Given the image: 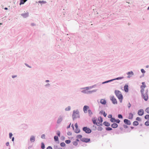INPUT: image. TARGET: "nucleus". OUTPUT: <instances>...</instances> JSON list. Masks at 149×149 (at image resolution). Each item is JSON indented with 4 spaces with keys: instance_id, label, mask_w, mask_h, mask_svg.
<instances>
[{
    "instance_id": "1",
    "label": "nucleus",
    "mask_w": 149,
    "mask_h": 149,
    "mask_svg": "<svg viewBox=\"0 0 149 149\" xmlns=\"http://www.w3.org/2000/svg\"><path fill=\"white\" fill-rule=\"evenodd\" d=\"M114 93L116 97L118 98L120 102L121 103L123 99V95L121 92L119 90H115Z\"/></svg>"
},
{
    "instance_id": "2",
    "label": "nucleus",
    "mask_w": 149,
    "mask_h": 149,
    "mask_svg": "<svg viewBox=\"0 0 149 149\" xmlns=\"http://www.w3.org/2000/svg\"><path fill=\"white\" fill-rule=\"evenodd\" d=\"M72 117L73 120H74L77 118H80L79 112L78 110L77 109L76 111L74 110L73 111Z\"/></svg>"
},
{
    "instance_id": "3",
    "label": "nucleus",
    "mask_w": 149,
    "mask_h": 149,
    "mask_svg": "<svg viewBox=\"0 0 149 149\" xmlns=\"http://www.w3.org/2000/svg\"><path fill=\"white\" fill-rule=\"evenodd\" d=\"M91 129L92 130H102L103 129L102 128L101 126H99V125H93L91 127Z\"/></svg>"
},
{
    "instance_id": "4",
    "label": "nucleus",
    "mask_w": 149,
    "mask_h": 149,
    "mask_svg": "<svg viewBox=\"0 0 149 149\" xmlns=\"http://www.w3.org/2000/svg\"><path fill=\"white\" fill-rule=\"evenodd\" d=\"M29 125L26 124H22L19 127V129L23 130H26L28 129Z\"/></svg>"
},
{
    "instance_id": "5",
    "label": "nucleus",
    "mask_w": 149,
    "mask_h": 149,
    "mask_svg": "<svg viewBox=\"0 0 149 149\" xmlns=\"http://www.w3.org/2000/svg\"><path fill=\"white\" fill-rule=\"evenodd\" d=\"M110 100L113 104H117L118 103L116 99L114 96H112L110 97Z\"/></svg>"
},
{
    "instance_id": "6",
    "label": "nucleus",
    "mask_w": 149,
    "mask_h": 149,
    "mask_svg": "<svg viewBox=\"0 0 149 149\" xmlns=\"http://www.w3.org/2000/svg\"><path fill=\"white\" fill-rule=\"evenodd\" d=\"M141 97L145 101H147L148 99V94H147L146 93L141 94Z\"/></svg>"
},
{
    "instance_id": "7",
    "label": "nucleus",
    "mask_w": 149,
    "mask_h": 149,
    "mask_svg": "<svg viewBox=\"0 0 149 149\" xmlns=\"http://www.w3.org/2000/svg\"><path fill=\"white\" fill-rule=\"evenodd\" d=\"M124 123L126 125H130L131 124V122L130 120L125 119L123 120Z\"/></svg>"
},
{
    "instance_id": "8",
    "label": "nucleus",
    "mask_w": 149,
    "mask_h": 149,
    "mask_svg": "<svg viewBox=\"0 0 149 149\" xmlns=\"http://www.w3.org/2000/svg\"><path fill=\"white\" fill-rule=\"evenodd\" d=\"M144 111L143 109H140L138 111V114L139 116H142L143 115Z\"/></svg>"
},
{
    "instance_id": "9",
    "label": "nucleus",
    "mask_w": 149,
    "mask_h": 149,
    "mask_svg": "<svg viewBox=\"0 0 149 149\" xmlns=\"http://www.w3.org/2000/svg\"><path fill=\"white\" fill-rule=\"evenodd\" d=\"M21 15L24 18L28 17L29 16V13L28 12H26L25 13H22Z\"/></svg>"
},
{
    "instance_id": "10",
    "label": "nucleus",
    "mask_w": 149,
    "mask_h": 149,
    "mask_svg": "<svg viewBox=\"0 0 149 149\" xmlns=\"http://www.w3.org/2000/svg\"><path fill=\"white\" fill-rule=\"evenodd\" d=\"M128 87V86L127 84H126L124 86V90L126 93H127L129 91Z\"/></svg>"
},
{
    "instance_id": "11",
    "label": "nucleus",
    "mask_w": 149,
    "mask_h": 149,
    "mask_svg": "<svg viewBox=\"0 0 149 149\" xmlns=\"http://www.w3.org/2000/svg\"><path fill=\"white\" fill-rule=\"evenodd\" d=\"M89 108L88 106L87 105H85L83 107V111L85 113L87 112V111L88 109Z\"/></svg>"
},
{
    "instance_id": "12",
    "label": "nucleus",
    "mask_w": 149,
    "mask_h": 149,
    "mask_svg": "<svg viewBox=\"0 0 149 149\" xmlns=\"http://www.w3.org/2000/svg\"><path fill=\"white\" fill-rule=\"evenodd\" d=\"M62 120H63L62 117L61 116H60L58 117V120L57 121V124L60 123L62 121Z\"/></svg>"
},
{
    "instance_id": "13",
    "label": "nucleus",
    "mask_w": 149,
    "mask_h": 149,
    "mask_svg": "<svg viewBox=\"0 0 149 149\" xmlns=\"http://www.w3.org/2000/svg\"><path fill=\"white\" fill-rule=\"evenodd\" d=\"M118 126V125L116 123H114L111 125V127L113 128H117Z\"/></svg>"
},
{
    "instance_id": "14",
    "label": "nucleus",
    "mask_w": 149,
    "mask_h": 149,
    "mask_svg": "<svg viewBox=\"0 0 149 149\" xmlns=\"http://www.w3.org/2000/svg\"><path fill=\"white\" fill-rule=\"evenodd\" d=\"M100 102L102 104L104 105H105L106 104L107 101L105 99H102L100 100Z\"/></svg>"
},
{
    "instance_id": "15",
    "label": "nucleus",
    "mask_w": 149,
    "mask_h": 149,
    "mask_svg": "<svg viewBox=\"0 0 149 149\" xmlns=\"http://www.w3.org/2000/svg\"><path fill=\"white\" fill-rule=\"evenodd\" d=\"M99 114H103L104 117H106L107 115V113H106L105 111H104L103 110H101L99 112Z\"/></svg>"
},
{
    "instance_id": "16",
    "label": "nucleus",
    "mask_w": 149,
    "mask_h": 149,
    "mask_svg": "<svg viewBox=\"0 0 149 149\" xmlns=\"http://www.w3.org/2000/svg\"><path fill=\"white\" fill-rule=\"evenodd\" d=\"M81 140L82 141L88 142L90 141V139H89L83 138L81 139Z\"/></svg>"
},
{
    "instance_id": "17",
    "label": "nucleus",
    "mask_w": 149,
    "mask_h": 149,
    "mask_svg": "<svg viewBox=\"0 0 149 149\" xmlns=\"http://www.w3.org/2000/svg\"><path fill=\"white\" fill-rule=\"evenodd\" d=\"M112 81H113V79H110L109 80H107V81H104V82H102V83H100V85L101 84H105L108 83Z\"/></svg>"
},
{
    "instance_id": "18",
    "label": "nucleus",
    "mask_w": 149,
    "mask_h": 149,
    "mask_svg": "<svg viewBox=\"0 0 149 149\" xmlns=\"http://www.w3.org/2000/svg\"><path fill=\"white\" fill-rule=\"evenodd\" d=\"M103 124L104 125L107 127L109 126L110 125V123L109 122L106 121H104Z\"/></svg>"
},
{
    "instance_id": "19",
    "label": "nucleus",
    "mask_w": 149,
    "mask_h": 149,
    "mask_svg": "<svg viewBox=\"0 0 149 149\" xmlns=\"http://www.w3.org/2000/svg\"><path fill=\"white\" fill-rule=\"evenodd\" d=\"M82 91H81V92L84 94H89V91H87L86 89H83Z\"/></svg>"
},
{
    "instance_id": "20",
    "label": "nucleus",
    "mask_w": 149,
    "mask_h": 149,
    "mask_svg": "<svg viewBox=\"0 0 149 149\" xmlns=\"http://www.w3.org/2000/svg\"><path fill=\"white\" fill-rule=\"evenodd\" d=\"M27 0H20L19 5H21L24 4Z\"/></svg>"
},
{
    "instance_id": "21",
    "label": "nucleus",
    "mask_w": 149,
    "mask_h": 149,
    "mask_svg": "<svg viewBox=\"0 0 149 149\" xmlns=\"http://www.w3.org/2000/svg\"><path fill=\"white\" fill-rule=\"evenodd\" d=\"M82 130H92L90 128L86 126L82 128Z\"/></svg>"
},
{
    "instance_id": "22",
    "label": "nucleus",
    "mask_w": 149,
    "mask_h": 149,
    "mask_svg": "<svg viewBox=\"0 0 149 149\" xmlns=\"http://www.w3.org/2000/svg\"><path fill=\"white\" fill-rule=\"evenodd\" d=\"M100 83H97V84H95V85H93L90 86V89H91L92 88H95L97 86H100Z\"/></svg>"
},
{
    "instance_id": "23",
    "label": "nucleus",
    "mask_w": 149,
    "mask_h": 149,
    "mask_svg": "<svg viewBox=\"0 0 149 149\" xmlns=\"http://www.w3.org/2000/svg\"><path fill=\"white\" fill-rule=\"evenodd\" d=\"M37 3H40V4H41V5L42 4H45V3H47V2L45 1H38L37 2Z\"/></svg>"
},
{
    "instance_id": "24",
    "label": "nucleus",
    "mask_w": 149,
    "mask_h": 149,
    "mask_svg": "<svg viewBox=\"0 0 149 149\" xmlns=\"http://www.w3.org/2000/svg\"><path fill=\"white\" fill-rule=\"evenodd\" d=\"M124 78V77H117L116 78L112 79H113V81L114 80H116L122 79H123Z\"/></svg>"
},
{
    "instance_id": "25",
    "label": "nucleus",
    "mask_w": 149,
    "mask_h": 149,
    "mask_svg": "<svg viewBox=\"0 0 149 149\" xmlns=\"http://www.w3.org/2000/svg\"><path fill=\"white\" fill-rule=\"evenodd\" d=\"M79 141V140L78 139H76L75 141L73 142V145L75 146H77L78 144V142Z\"/></svg>"
},
{
    "instance_id": "26",
    "label": "nucleus",
    "mask_w": 149,
    "mask_h": 149,
    "mask_svg": "<svg viewBox=\"0 0 149 149\" xmlns=\"http://www.w3.org/2000/svg\"><path fill=\"white\" fill-rule=\"evenodd\" d=\"M139 124V122L137 121H135L133 123V125L134 126H137Z\"/></svg>"
},
{
    "instance_id": "27",
    "label": "nucleus",
    "mask_w": 149,
    "mask_h": 149,
    "mask_svg": "<svg viewBox=\"0 0 149 149\" xmlns=\"http://www.w3.org/2000/svg\"><path fill=\"white\" fill-rule=\"evenodd\" d=\"M98 120L99 122L102 123L103 122V118L101 116L99 117L98 118Z\"/></svg>"
},
{
    "instance_id": "28",
    "label": "nucleus",
    "mask_w": 149,
    "mask_h": 149,
    "mask_svg": "<svg viewBox=\"0 0 149 149\" xmlns=\"http://www.w3.org/2000/svg\"><path fill=\"white\" fill-rule=\"evenodd\" d=\"M133 115L131 113H129L128 118L130 119H132L133 118Z\"/></svg>"
},
{
    "instance_id": "29",
    "label": "nucleus",
    "mask_w": 149,
    "mask_h": 149,
    "mask_svg": "<svg viewBox=\"0 0 149 149\" xmlns=\"http://www.w3.org/2000/svg\"><path fill=\"white\" fill-rule=\"evenodd\" d=\"M92 120L93 123L94 124V125H97V119L94 118L93 119H92Z\"/></svg>"
},
{
    "instance_id": "30",
    "label": "nucleus",
    "mask_w": 149,
    "mask_h": 149,
    "mask_svg": "<svg viewBox=\"0 0 149 149\" xmlns=\"http://www.w3.org/2000/svg\"><path fill=\"white\" fill-rule=\"evenodd\" d=\"M30 140L31 142H34L35 140V137L33 136H31V137Z\"/></svg>"
},
{
    "instance_id": "31",
    "label": "nucleus",
    "mask_w": 149,
    "mask_h": 149,
    "mask_svg": "<svg viewBox=\"0 0 149 149\" xmlns=\"http://www.w3.org/2000/svg\"><path fill=\"white\" fill-rule=\"evenodd\" d=\"M74 126L76 128L75 130H80L78 128V126L77 123H76L75 124Z\"/></svg>"
},
{
    "instance_id": "32",
    "label": "nucleus",
    "mask_w": 149,
    "mask_h": 149,
    "mask_svg": "<svg viewBox=\"0 0 149 149\" xmlns=\"http://www.w3.org/2000/svg\"><path fill=\"white\" fill-rule=\"evenodd\" d=\"M88 113L89 116L90 117H91L92 116V115L93 114V113L91 111L90 109H88Z\"/></svg>"
},
{
    "instance_id": "33",
    "label": "nucleus",
    "mask_w": 149,
    "mask_h": 149,
    "mask_svg": "<svg viewBox=\"0 0 149 149\" xmlns=\"http://www.w3.org/2000/svg\"><path fill=\"white\" fill-rule=\"evenodd\" d=\"M110 121L112 123H114L115 122L116 119L112 117L110 119Z\"/></svg>"
},
{
    "instance_id": "34",
    "label": "nucleus",
    "mask_w": 149,
    "mask_h": 149,
    "mask_svg": "<svg viewBox=\"0 0 149 149\" xmlns=\"http://www.w3.org/2000/svg\"><path fill=\"white\" fill-rule=\"evenodd\" d=\"M71 107L70 106H68L67 107L65 108V111H69L70 110Z\"/></svg>"
},
{
    "instance_id": "35",
    "label": "nucleus",
    "mask_w": 149,
    "mask_h": 149,
    "mask_svg": "<svg viewBox=\"0 0 149 149\" xmlns=\"http://www.w3.org/2000/svg\"><path fill=\"white\" fill-rule=\"evenodd\" d=\"M97 89H95L91 91H89V94H91L93 93L96 92L97 91Z\"/></svg>"
},
{
    "instance_id": "36",
    "label": "nucleus",
    "mask_w": 149,
    "mask_h": 149,
    "mask_svg": "<svg viewBox=\"0 0 149 149\" xmlns=\"http://www.w3.org/2000/svg\"><path fill=\"white\" fill-rule=\"evenodd\" d=\"M90 86H87V87H85L81 88H80V89H86L87 91H88V89H90Z\"/></svg>"
},
{
    "instance_id": "37",
    "label": "nucleus",
    "mask_w": 149,
    "mask_h": 149,
    "mask_svg": "<svg viewBox=\"0 0 149 149\" xmlns=\"http://www.w3.org/2000/svg\"><path fill=\"white\" fill-rule=\"evenodd\" d=\"M106 130H112L113 129L112 128L108 127L105 128Z\"/></svg>"
},
{
    "instance_id": "38",
    "label": "nucleus",
    "mask_w": 149,
    "mask_h": 149,
    "mask_svg": "<svg viewBox=\"0 0 149 149\" xmlns=\"http://www.w3.org/2000/svg\"><path fill=\"white\" fill-rule=\"evenodd\" d=\"M141 88V90L140 91L141 93V94H143L144 93V88Z\"/></svg>"
},
{
    "instance_id": "39",
    "label": "nucleus",
    "mask_w": 149,
    "mask_h": 149,
    "mask_svg": "<svg viewBox=\"0 0 149 149\" xmlns=\"http://www.w3.org/2000/svg\"><path fill=\"white\" fill-rule=\"evenodd\" d=\"M127 74L128 75H130V74L132 75H133L134 74V73H133V72L132 71H131L129 72H127Z\"/></svg>"
},
{
    "instance_id": "40",
    "label": "nucleus",
    "mask_w": 149,
    "mask_h": 149,
    "mask_svg": "<svg viewBox=\"0 0 149 149\" xmlns=\"http://www.w3.org/2000/svg\"><path fill=\"white\" fill-rule=\"evenodd\" d=\"M146 120H149V115L147 114L146 115L144 116Z\"/></svg>"
},
{
    "instance_id": "41",
    "label": "nucleus",
    "mask_w": 149,
    "mask_h": 149,
    "mask_svg": "<svg viewBox=\"0 0 149 149\" xmlns=\"http://www.w3.org/2000/svg\"><path fill=\"white\" fill-rule=\"evenodd\" d=\"M145 125L147 126L149 125V120H147L145 123Z\"/></svg>"
},
{
    "instance_id": "42",
    "label": "nucleus",
    "mask_w": 149,
    "mask_h": 149,
    "mask_svg": "<svg viewBox=\"0 0 149 149\" xmlns=\"http://www.w3.org/2000/svg\"><path fill=\"white\" fill-rule=\"evenodd\" d=\"M118 118L120 119H123V116L121 114H118Z\"/></svg>"
},
{
    "instance_id": "43",
    "label": "nucleus",
    "mask_w": 149,
    "mask_h": 149,
    "mask_svg": "<svg viewBox=\"0 0 149 149\" xmlns=\"http://www.w3.org/2000/svg\"><path fill=\"white\" fill-rule=\"evenodd\" d=\"M145 111H146L149 114V107L147 108L146 109Z\"/></svg>"
},
{
    "instance_id": "44",
    "label": "nucleus",
    "mask_w": 149,
    "mask_h": 149,
    "mask_svg": "<svg viewBox=\"0 0 149 149\" xmlns=\"http://www.w3.org/2000/svg\"><path fill=\"white\" fill-rule=\"evenodd\" d=\"M136 120L137 121H141V118H140V117H137L136 119Z\"/></svg>"
},
{
    "instance_id": "45",
    "label": "nucleus",
    "mask_w": 149,
    "mask_h": 149,
    "mask_svg": "<svg viewBox=\"0 0 149 149\" xmlns=\"http://www.w3.org/2000/svg\"><path fill=\"white\" fill-rule=\"evenodd\" d=\"M141 72L143 74H144L145 72H146V71H145V70H144V69H141Z\"/></svg>"
},
{
    "instance_id": "46",
    "label": "nucleus",
    "mask_w": 149,
    "mask_h": 149,
    "mask_svg": "<svg viewBox=\"0 0 149 149\" xmlns=\"http://www.w3.org/2000/svg\"><path fill=\"white\" fill-rule=\"evenodd\" d=\"M65 142L67 144H69L71 142V141L69 140H66L65 141Z\"/></svg>"
},
{
    "instance_id": "47",
    "label": "nucleus",
    "mask_w": 149,
    "mask_h": 149,
    "mask_svg": "<svg viewBox=\"0 0 149 149\" xmlns=\"http://www.w3.org/2000/svg\"><path fill=\"white\" fill-rule=\"evenodd\" d=\"M54 140L56 141H57L58 140V138L57 136H55L54 137Z\"/></svg>"
},
{
    "instance_id": "48",
    "label": "nucleus",
    "mask_w": 149,
    "mask_h": 149,
    "mask_svg": "<svg viewBox=\"0 0 149 149\" xmlns=\"http://www.w3.org/2000/svg\"><path fill=\"white\" fill-rule=\"evenodd\" d=\"M120 122V120L119 119H116L115 122L116 123H119Z\"/></svg>"
},
{
    "instance_id": "49",
    "label": "nucleus",
    "mask_w": 149,
    "mask_h": 149,
    "mask_svg": "<svg viewBox=\"0 0 149 149\" xmlns=\"http://www.w3.org/2000/svg\"><path fill=\"white\" fill-rule=\"evenodd\" d=\"M108 117L109 118H110L111 119V118H112V115L111 114H109L108 116Z\"/></svg>"
},
{
    "instance_id": "50",
    "label": "nucleus",
    "mask_w": 149,
    "mask_h": 149,
    "mask_svg": "<svg viewBox=\"0 0 149 149\" xmlns=\"http://www.w3.org/2000/svg\"><path fill=\"white\" fill-rule=\"evenodd\" d=\"M127 106L128 108H130L131 107V105L130 102L128 103L127 105Z\"/></svg>"
},
{
    "instance_id": "51",
    "label": "nucleus",
    "mask_w": 149,
    "mask_h": 149,
    "mask_svg": "<svg viewBox=\"0 0 149 149\" xmlns=\"http://www.w3.org/2000/svg\"><path fill=\"white\" fill-rule=\"evenodd\" d=\"M123 127L125 129L127 128H128V126L126 124H124L123 125Z\"/></svg>"
},
{
    "instance_id": "52",
    "label": "nucleus",
    "mask_w": 149,
    "mask_h": 149,
    "mask_svg": "<svg viewBox=\"0 0 149 149\" xmlns=\"http://www.w3.org/2000/svg\"><path fill=\"white\" fill-rule=\"evenodd\" d=\"M41 148L42 149H44L45 148V145L43 143H42Z\"/></svg>"
},
{
    "instance_id": "53",
    "label": "nucleus",
    "mask_w": 149,
    "mask_h": 149,
    "mask_svg": "<svg viewBox=\"0 0 149 149\" xmlns=\"http://www.w3.org/2000/svg\"><path fill=\"white\" fill-rule=\"evenodd\" d=\"M82 137V136L81 135H79L77 136V137L78 139H81Z\"/></svg>"
},
{
    "instance_id": "54",
    "label": "nucleus",
    "mask_w": 149,
    "mask_h": 149,
    "mask_svg": "<svg viewBox=\"0 0 149 149\" xmlns=\"http://www.w3.org/2000/svg\"><path fill=\"white\" fill-rule=\"evenodd\" d=\"M45 86L46 87H49L50 86V84L49 83H47L46 85H45Z\"/></svg>"
},
{
    "instance_id": "55",
    "label": "nucleus",
    "mask_w": 149,
    "mask_h": 149,
    "mask_svg": "<svg viewBox=\"0 0 149 149\" xmlns=\"http://www.w3.org/2000/svg\"><path fill=\"white\" fill-rule=\"evenodd\" d=\"M146 87V84L142 85L141 86L140 88H145Z\"/></svg>"
},
{
    "instance_id": "56",
    "label": "nucleus",
    "mask_w": 149,
    "mask_h": 149,
    "mask_svg": "<svg viewBox=\"0 0 149 149\" xmlns=\"http://www.w3.org/2000/svg\"><path fill=\"white\" fill-rule=\"evenodd\" d=\"M45 135L44 134H42L41 136V138L42 139H45Z\"/></svg>"
},
{
    "instance_id": "57",
    "label": "nucleus",
    "mask_w": 149,
    "mask_h": 149,
    "mask_svg": "<svg viewBox=\"0 0 149 149\" xmlns=\"http://www.w3.org/2000/svg\"><path fill=\"white\" fill-rule=\"evenodd\" d=\"M25 65L26 66H27V67H29V68H31V67L29 66V65H28V64H26V63H25Z\"/></svg>"
},
{
    "instance_id": "58",
    "label": "nucleus",
    "mask_w": 149,
    "mask_h": 149,
    "mask_svg": "<svg viewBox=\"0 0 149 149\" xmlns=\"http://www.w3.org/2000/svg\"><path fill=\"white\" fill-rule=\"evenodd\" d=\"M65 145V144L64 143H61V146H64Z\"/></svg>"
},
{
    "instance_id": "59",
    "label": "nucleus",
    "mask_w": 149,
    "mask_h": 149,
    "mask_svg": "<svg viewBox=\"0 0 149 149\" xmlns=\"http://www.w3.org/2000/svg\"><path fill=\"white\" fill-rule=\"evenodd\" d=\"M17 77V75H13L12 76V77L13 78H14L15 77Z\"/></svg>"
},
{
    "instance_id": "60",
    "label": "nucleus",
    "mask_w": 149,
    "mask_h": 149,
    "mask_svg": "<svg viewBox=\"0 0 149 149\" xmlns=\"http://www.w3.org/2000/svg\"><path fill=\"white\" fill-rule=\"evenodd\" d=\"M12 135H13V134L11 133H9V137L10 138H11Z\"/></svg>"
},
{
    "instance_id": "61",
    "label": "nucleus",
    "mask_w": 149,
    "mask_h": 149,
    "mask_svg": "<svg viewBox=\"0 0 149 149\" xmlns=\"http://www.w3.org/2000/svg\"><path fill=\"white\" fill-rule=\"evenodd\" d=\"M148 89H147L145 91V93H146L147 94H148Z\"/></svg>"
},
{
    "instance_id": "62",
    "label": "nucleus",
    "mask_w": 149,
    "mask_h": 149,
    "mask_svg": "<svg viewBox=\"0 0 149 149\" xmlns=\"http://www.w3.org/2000/svg\"><path fill=\"white\" fill-rule=\"evenodd\" d=\"M71 123H70L68 125L67 127V129L69 128L70 127Z\"/></svg>"
},
{
    "instance_id": "63",
    "label": "nucleus",
    "mask_w": 149,
    "mask_h": 149,
    "mask_svg": "<svg viewBox=\"0 0 149 149\" xmlns=\"http://www.w3.org/2000/svg\"><path fill=\"white\" fill-rule=\"evenodd\" d=\"M47 149H52L51 147L49 146L47 148Z\"/></svg>"
},
{
    "instance_id": "64",
    "label": "nucleus",
    "mask_w": 149,
    "mask_h": 149,
    "mask_svg": "<svg viewBox=\"0 0 149 149\" xmlns=\"http://www.w3.org/2000/svg\"><path fill=\"white\" fill-rule=\"evenodd\" d=\"M71 127L72 128L73 130H74V127L73 124H72L71 125Z\"/></svg>"
}]
</instances>
